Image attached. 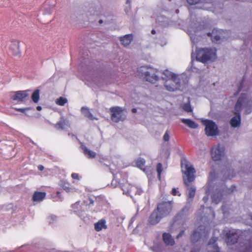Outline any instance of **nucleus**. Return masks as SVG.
Masks as SVG:
<instances>
[{"label": "nucleus", "mask_w": 252, "mask_h": 252, "mask_svg": "<svg viewBox=\"0 0 252 252\" xmlns=\"http://www.w3.org/2000/svg\"><path fill=\"white\" fill-rule=\"evenodd\" d=\"M36 109L38 110V111H40L41 109H42V107L40 106H37L36 107Z\"/></svg>", "instance_id": "nucleus-47"}, {"label": "nucleus", "mask_w": 252, "mask_h": 252, "mask_svg": "<svg viewBox=\"0 0 252 252\" xmlns=\"http://www.w3.org/2000/svg\"><path fill=\"white\" fill-rule=\"evenodd\" d=\"M205 233V229L203 226H199L197 229L193 231L191 235V241L193 243H196L199 241L203 233Z\"/></svg>", "instance_id": "nucleus-12"}, {"label": "nucleus", "mask_w": 252, "mask_h": 252, "mask_svg": "<svg viewBox=\"0 0 252 252\" xmlns=\"http://www.w3.org/2000/svg\"><path fill=\"white\" fill-rule=\"evenodd\" d=\"M94 229L98 232L101 231L102 229H106L107 225L106 224V221L104 219H101L94 224Z\"/></svg>", "instance_id": "nucleus-21"}, {"label": "nucleus", "mask_w": 252, "mask_h": 252, "mask_svg": "<svg viewBox=\"0 0 252 252\" xmlns=\"http://www.w3.org/2000/svg\"><path fill=\"white\" fill-rule=\"evenodd\" d=\"M218 239V237H213L210 240L208 243V246L210 247L211 248L214 249L213 252H220V248L218 247V246L215 244V243L217 241Z\"/></svg>", "instance_id": "nucleus-24"}, {"label": "nucleus", "mask_w": 252, "mask_h": 252, "mask_svg": "<svg viewBox=\"0 0 252 252\" xmlns=\"http://www.w3.org/2000/svg\"><path fill=\"white\" fill-rule=\"evenodd\" d=\"M181 122L191 128H196L198 125L193 121L188 119H182Z\"/></svg>", "instance_id": "nucleus-25"}, {"label": "nucleus", "mask_w": 252, "mask_h": 252, "mask_svg": "<svg viewBox=\"0 0 252 252\" xmlns=\"http://www.w3.org/2000/svg\"><path fill=\"white\" fill-rule=\"evenodd\" d=\"M222 32L221 30L214 29L211 33H208L207 34L211 37L212 42L218 43L221 39L220 34Z\"/></svg>", "instance_id": "nucleus-16"}, {"label": "nucleus", "mask_w": 252, "mask_h": 252, "mask_svg": "<svg viewBox=\"0 0 252 252\" xmlns=\"http://www.w3.org/2000/svg\"><path fill=\"white\" fill-rule=\"evenodd\" d=\"M163 138L165 141H168L169 140L170 136L167 131L164 133Z\"/></svg>", "instance_id": "nucleus-39"}, {"label": "nucleus", "mask_w": 252, "mask_h": 252, "mask_svg": "<svg viewBox=\"0 0 252 252\" xmlns=\"http://www.w3.org/2000/svg\"><path fill=\"white\" fill-rule=\"evenodd\" d=\"M171 194L174 196L178 195L180 196L181 195V193L179 192V191H177L176 189L175 188L172 189L171 191Z\"/></svg>", "instance_id": "nucleus-37"}, {"label": "nucleus", "mask_w": 252, "mask_h": 252, "mask_svg": "<svg viewBox=\"0 0 252 252\" xmlns=\"http://www.w3.org/2000/svg\"><path fill=\"white\" fill-rule=\"evenodd\" d=\"M89 199H90V204H93L94 203V201L93 200V199H92L91 198H90Z\"/></svg>", "instance_id": "nucleus-51"}, {"label": "nucleus", "mask_w": 252, "mask_h": 252, "mask_svg": "<svg viewBox=\"0 0 252 252\" xmlns=\"http://www.w3.org/2000/svg\"><path fill=\"white\" fill-rule=\"evenodd\" d=\"M66 125V121L63 118H61L60 121L55 125V127L57 129H63Z\"/></svg>", "instance_id": "nucleus-28"}, {"label": "nucleus", "mask_w": 252, "mask_h": 252, "mask_svg": "<svg viewBox=\"0 0 252 252\" xmlns=\"http://www.w3.org/2000/svg\"><path fill=\"white\" fill-rule=\"evenodd\" d=\"M99 23L100 24H101V23H103V21H102V20H100L99 21Z\"/></svg>", "instance_id": "nucleus-54"}, {"label": "nucleus", "mask_w": 252, "mask_h": 252, "mask_svg": "<svg viewBox=\"0 0 252 252\" xmlns=\"http://www.w3.org/2000/svg\"><path fill=\"white\" fill-rule=\"evenodd\" d=\"M185 231L184 230H181L180 233L178 234V235L177 236V238L178 239L180 237L182 236L184 234Z\"/></svg>", "instance_id": "nucleus-42"}, {"label": "nucleus", "mask_w": 252, "mask_h": 252, "mask_svg": "<svg viewBox=\"0 0 252 252\" xmlns=\"http://www.w3.org/2000/svg\"><path fill=\"white\" fill-rule=\"evenodd\" d=\"M136 111H137V110H136V108H133V109H132V112L133 113H136Z\"/></svg>", "instance_id": "nucleus-50"}, {"label": "nucleus", "mask_w": 252, "mask_h": 252, "mask_svg": "<svg viewBox=\"0 0 252 252\" xmlns=\"http://www.w3.org/2000/svg\"><path fill=\"white\" fill-rule=\"evenodd\" d=\"M67 99L62 96L60 97L56 101V104L60 106H64L65 104L67 103Z\"/></svg>", "instance_id": "nucleus-31"}, {"label": "nucleus", "mask_w": 252, "mask_h": 252, "mask_svg": "<svg viewBox=\"0 0 252 252\" xmlns=\"http://www.w3.org/2000/svg\"><path fill=\"white\" fill-rule=\"evenodd\" d=\"M132 35L131 34H126L120 37V41L124 46L128 45L132 40Z\"/></svg>", "instance_id": "nucleus-23"}, {"label": "nucleus", "mask_w": 252, "mask_h": 252, "mask_svg": "<svg viewBox=\"0 0 252 252\" xmlns=\"http://www.w3.org/2000/svg\"><path fill=\"white\" fill-rule=\"evenodd\" d=\"M152 250L154 251L155 252H161L160 251H158V250H157V249L155 248H151Z\"/></svg>", "instance_id": "nucleus-45"}, {"label": "nucleus", "mask_w": 252, "mask_h": 252, "mask_svg": "<svg viewBox=\"0 0 252 252\" xmlns=\"http://www.w3.org/2000/svg\"><path fill=\"white\" fill-rule=\"evenodd\" d=\"M39 93V90L38 89H36L33 92L32 95V99L33 102L35 103L39 101L40 97Z\"/></svg>", "instance_id": "nucleus-29"}, {"label": "nucleus", "mask_w": 252, "mask_h": 252, "mask_svg": "<svg viewBox=\"0 0 252 252\" xmlns=\"http://www.w3.org/2000/svg\"><path fill=\"white\" fill-rule=\"evenodd\" d=\"M240 115H237L231 119L230 124L232 127H236L240 125Z\"/></svg>", "instance_id": "nucleus-26"}, {"label": "nucleus", "mask_w": 252, "mask_h": 252, "mask_svg": "<svg viewBox=\"0 0 252 252\" xmlns=\"http://www.w3.org/2000/svg\"><path fill=\"white\" fill-rule=\"evenodd\" d=\"M163 75L164 77H162V78L163 80H166V81L168 80V79H172L173 81H176L175 80H177L176 77L178 76V75L168 70H164L163 72Z\"/></svg>", "instance_id": "nucleus-22"}, {"label": "nucleus", "mask_w": 252, "mask_h": 252, "mask_svg": "<svg viewBox=\"0 0 252 252\" xmlns=\"http://www.w3.org/2000/svg\"><path fill=\"white\" fill-rule=\"evenodd\" d=\"M234 176V175H232L231 176H230L229 175H228V178L229 179H231V178L233 177Z\"/></svg>", "instance_id": "nucleus-53"}, {"label": "nucleus", "mask_w": 252, "mask_h": 252, "mask_svg": "<svg viewBox=\"0 0 252 252\" xmlns=\"http://www.w3.org/2000/svg\"><path fill=\"white\" fill-rule=\"evenodd\" d=\"M18 110L20 112H24V111H25V109H23V108H20V109H18Z\"/></svg>", "instance_id": "nucleus-49"}, {"label": "nucleus", "mask_w": 252, "mask_h": 252, "mask_svg": "<svg viewBox=\"0 0 252 252\" xmlns=\"http://www.w3.org/2000/svg\"><path fill=\"white\" fill-rule=\"evenodd\" d=\"M188 3L190 5H194L198 3L200 0H187Z\"/></svg>", "instance_id": "nucleus-38"}, {"label": "nucleus", "mask_w": 252, "mask_h": 252, "mask_svg": "<svg viewBox=\"0 0 252 252\" xmlns=\"http://www.w3.org/2000/svg\"><path fill=\"white\" fill-rule=\"evenodd\" d=\"M252 244L240 242L236 246L233 252H251Z\"/></svg>", "instance_id": "nucleus-14"}, {"label": "nucleus", "mask_w": 252, "mask_h": 252, "mask_svg": "<svg viewBox=\"0 0 252 252\" xmlns=\"http://www.w3.org/2000/svg\"><path fill=\"white\" fill-rule=\"evenodd\" d=\"M110 111L111 113V119L113 122L118 123L126 119V116L122 108L119 106L112 107L110 108Z\"/></svg>", "instance_id": "nucleus-5"}, {"label": "nucleus", "mask_w": 252, "mask_h": 252, "mask_svg": "<svg viewBox=\"0 0 252 252\" xmlns=\"http://www.w3.org/2000/svg\"><path fill=\"white\" fill-rule=\"evenodd\" d=\"M145 69H146V70L142 73L141 75L144 77L147 81L155 83L159 79L158 76L156 74L157 72L156 69L152 67L142 66L139 68V71H144Z\"/></svg>", "instance_id": "nucleus-4"}, {"label": "nucleus", "mask_w": 252, "mask_h": 252, "mask_svg": "<svg viewBox=\"0 0 252 252\" xmlns=\"http://www.w3.org/2000/svg\"><path fill=\"white\" fill-rule=\"evenodd\" d=\"M157 171L158 173V178L160 180L161 179V174L162 171V165L161 163H158L156 167Z\"/></svg>", "instance_id": "nucleus-32"}, {"label": "nucleus", "mask_w": 252, "mask_h": 252, "mask_svg": "<svg viewBox=\"0 0 252 252\" xmlns=\"http://www.w3.org/2000/svg\"><path fill=\"white\" fill-rule=\"evenodd\" d=\"M151 33L153 34H155L156 33V31L155 30H152V31H151Z\"/></svg>", "instance_id": "nucleus-52"}, {"label": "nucleus", "mask_w": 252, "mask_h": 252, "mask_svg": "<svg viewBox=\"0 0 252 252\" xmlns=\"http://www.w3.org/2000/svg\"><path fill=\"white\" fill-rule=\"evenodd\" d=\"M56 194L59 197H60L61 192L59 191L56 192Z\"/></svg>", "instance_id": "nucleus-48"}, {"label": "nucleus", "mask_w": 252, "mask_h": 252, "mask_svg": "<svg viewBox=\"0 0 252 252\" xmlns=\"http://www.w3.org/2000/svg\"><path fill=\"white\" fill-rule=\"evenodd\" d=\"M9 53L13 56H16L20 54L19 42L12 41L9 46Z\"/></svg>", "instance_id": "nucleus-17"}, {"label": "nucleus", "mask_w": 252, "mask_h": 252, "mask_svg": "<svg viewBox=\"0 0 252 252\" xmlns=\"http://www.w3.org/2000/svg\"><path fill=\"white\" fill-rule=\"evenodd\" d=\"M183 109L187 112H191L192 111V109L190 104V102L189 100L188 103H185L183 106Z\"/></svg>", "instance_id": "nucleus-34"}, {"label": "nucleus", "mask_w": 252, "mask_h": 252, "mask_svg": "<svg viewBox=\"0 0 252 252\" xmlns=\"http://www.w3.org/2000/svg\"><path fill=\"white\" fill-rule=\"evenodd\" d=\"M62 188L67 192L71 191V188L70 187V185L68 183H63L62 185Z\"/></svg>", "instance_id": "nucleus-35"}, {"label": "nucleus", "mask_w": 252, "mask_h": 252, "mask_svg": "<svg viewBox=\"0 0 252 252\" xmlns=\"http://www.w3.org/2000/svg\"><path fill=\"white\" fill-rule=\"evenodd\" d=\"M246 99V94H242L235 105L234 109L235 112H234V114L235 115H240V111L242 109V105L243 103H245Z\"/></svg>", "instance_id": "nucleus-13"}, {"label": "nucleus", "mask_w": 252, "mask_h": 252, "mask_svg": "<svg viewBox=\"0 0 252 252\" xmlns=\"http://www.w3.org/2000/svg\"><path fill=\"white\" fill-rule=\"evenodd\" d=\"M146 161L145 159L142 158H138L135 160V164L136 166L142 169L145 166Z\"/></svg>", "instance_id": "nucleus-30"}, {"label": "nucleus", "mask_w": 252, "mask_h": 252, "mask_svg": "<svg viewBox=\"0 0 252 252\" xmlns=\"http://www.w3.org/2000/svg\"><path fill=\"white\" fill-rule=\"evenodd\" d=\"M38 169L40 171H42L44 169V167L42 165H39L38 166Z\"/></svg>", "instance_id": "nucleus-43"}, {"label": "nucleus", "mask_w": 252, "mask_h": 252, "mask_svg": "<svg viewBox=\"0 0 252 252\" xmlns=\"http://www.w3.org/2000/svg\"><path fill=\"white\" fill-rule=\"evenodd\" d=\"M181 167L184 183L186 187H189L195 180L196 171L186 159L181 161Z\"/></svg>", "instance_id": "nucleus-1"}, {"label": "nucleus", "mask_w": 252, "mask_h": 252, "mask_svg": "<svg viewBox=\"0 0 252 252\" xmlns=\"http://www.w3.org/2000/svg\"><path fill=\"white\" fill-rule=\"evenodd\" d=\"M211 155L214 161L220 160L224 155V149L220 145L215 146L212 148Z\"/></svg>", "instance_id": "nucleus-10"}, {"label": "nucleus", "mask_w": 252, "mask_h": 252, "mask_svg": "<svg viewBox=\"0 0 252 252\" xmlns=\"http://www.w3.org/2000/svg\"><path fill=\"white\" fill-rule=\"evenodd\" d=\"M236 190V188L235 186H232L231 187V188L229 189V192L232 193L235 190Z\"/></svg>", "instance_id": "nucleus-41"}, {"label": "nucleus", "mask_w": 252, "mask_h": 252, "mask_svg": "<svg viewBox=\"0 0 252 252\" xmlns=\"http://www.w3.org/2000/svg\"><path fill=\"white\" fill-rule=\"evenodd\" d=\"M162 239L166 246H173L175 244L174 239L169 233L166 232L163 233L162 234Z\"/></svg>", "instance_id": "nucleus-19"}, {"label": "nucleus", "mask_w": 252, "mask_h": 252, "mask_svg": "<svg viewBox=\"0 0 252 252\" xmlns=\"http://www.w3.org/2000/svg\"><path fill=\"white\" fill-rule=\"evenodd\" d=\"M243 232L240 230L226 229L222 231L223 239L227 246L236 244L242 237Z\"/></svg>", "instance_id": "nucleus-2"}, {"label": "nucleus", "mask_w": 252, "mask_h": 252, "mask_svg": "<svg viewBox=\"0 0 252 252\" xmlns=\"http://www.w3.org/2000/svg\"><path fill=\"white\" fill-rule=\"evenodd\" d=\"M176 81L172 79H168L164 83V86L167 90L170 92H175L180 89L181 87V79L177 76L176 77Z\"/></svg>", "instance_id": "nucleus-9"}, {"label": "nucleus", "mask_w": 252, "mask_h": 252, "mask_svg": "<svg viewBox=\"0 0 252 252\" xmlns=\"http://www.w3.org/2000/svg\"><path fill=\"white\" fill-rule=\"evenodd\" d=\"M81 111L82 112H84V111H85L86 112H85V117H87L88 118L91 119V120H93V114L89 111V110L86 108H84V107H82L81 108Z\"/></svg>", "instance_id": "nucleus-33"}, {"label": "nucleus", "mask_w": 252, "mask_h": 252, "mask_svg": "<svg viewBox=\"0 0 252 252\" xmlns=\"http://www.w3.org/2000/svg\"><path fill=\"white\" fill-rule=\"evenodd\" d=\"M163 218L157 209H155L149 217L148 221L151 225H156Z\"/></svg>", "instance_id": "nucleus-11"}, {"label": "nucleus", "mask_w": 252, "mask_h": 252, "mask_svg": "<svg viewBox=\"0 0 252 252\" xmlns=\"http://www.w3.org/2000/svg\"><path fill=\"white\" fill-rule=\"evenodd\" d=\"M28 93V90L17 91L12 96V99L18 101H22L28 96L29 94Z\"/></svg>", "instance_id": "nucleus-15"}, {"label": "nucleus", "mask_w": 252, "mask_h": 252, "mask_svg": "<svg viewBox=\"0 0 252 252\" xmlns=\"http://www.w3.org/2000/svg\"><path fill=\"white\" fill-rule=\"evenodd\" d=\"M71 176L73 179L79 180V175L77 173H73Z\"/></svg>", "instance_id": "nucleus-40"}, {"label": "nucleus", "mask_w": 252, "mask_h": 252, "mask_svg": "<svg viewBox=\"0 0 252 252\" xmlns=\"http://www.w3.org/2000/svg\"><path fill=\"white\" fill-rule=\"evenodd\" d=\"M188 188V200H192L195 194L196 189L194 187H187Z\"/></svg>", "instance_id": "nucleus-27"}, {"label": "nucleus", "mask_w": 252, "mask_h": 252, "mask_svg": "<svg viewBox=\"0 0 252 252\" xmlns=\"http://www.w3.org/2000/svg\"><path fill=\"white\" fill-rule=\"evenodd\" d=\"M121 187L124 194L131 196L133 195H140L142 192L141 189L131 185L127 182L122 184Z\"/></svg>", "instance_id": "nucleus-7"}, {"label": "nucleus", "mask_w": 252, "mask_h": 252, "mask_svg": "<svg viewBox=\"0 0 252 252\" xmlns=\"http://www.w3.org/2000/svg\"><path fill=\"white\" fill-rule=\"evenodd\" d=\"M247 105H249L250 107L252 108V100L247 102Z\"/></svg>", "instance_id": "nucleus-44"}, {"label": "nucleus", "mask_w": 252, "mask_h": 252, "mask_svg": "<svg viewBox=\"0 0 252 252\" xmlns=\"http://www.w3.org/2000/svg\"><path fill=\"white\" fill-rule=\"evenodd\" d=\"M46 192L36 191L32 195V200L35 202L42 201L46 197Z\"/></svg>", "instance_id": "nucleus-20"}, {"label": "nucleus", "mask_w": 252, "mask_h": 252, "mask_svg": "<svg viewBox=\"0 0 252 252\" xmlns=\"http://www.w3.org/2000/svg\"><path fill=\"white\" fill-rule=\"evenodd\" d=\"M216 52L212 49L200 48L196 50V60L205 63L215 58Z\"/></svg>", "instance_id": "nucleus-3"}, {"label": "nucleus", "mask_w": 252, "mask_h": 252, "mask_svg": "<svg viewBox=\"0 0 252 252\" xmlns=\"http://www.w3.org/2000/svg\"><path fill=\"white\" fill-rule=\"evenodd\" d=\"M81 148L83 151V154L88 158H95L96 155V153L89 149L84 145L81 144Z\"/></svg>", "instance_id": "nucleus-18"}, {"label": "nucleus", "mask_w": 252, "mask_h": 252, "mask_svg": "<svg viewBox=\"0 0 252 252\" xmlns=\"http://www.w3.org/2000/svg\"><path fill=\"white\" fill-rule=\"evenodd\" d=\"M205 126V134L208 136H213L218 134L219 130L216 123L212 120H205L202 121Z\"/></svg>", "instance_id": "nucleus-6"}, {"label": "nucleus", "mask_w": 252, "mask_h": 252, "mask_svg": "<svg viewBox=\"0 0 252 252\" xmlns=\"http://www.w3.org/2000/svg\"><path fill=\"white\" fill-rule=\"evenodd\" d=\"M244 82V78H243V79L242 80L241 82L240 83V84L238 86L237 92H236V94H234L235 95H237L239 93V92L242 90Z\"/></svg>", "instance_id": "nucleus-36"}, {"label": "nucleus", "mask_w": 252, "mask_h": 252, "mask_svg": "<svg viewBox=\"0 0 252 252\" xmlns=\"http://www.w3.org/2000/svg\"><path fill=\"white\" fill-rule=\"evenodd\" d=\"M156 209L162 217H164L167 216L171 211L172 209V203L171 201L162 202L158 204Z\"/></svg>", "instance_id": "nucleus-8"}, {"label": "nucleus", "mask_w": 252, "mask_h": 252, "mask_svg": "<svg viewBox=\"0 0 252 252\" xmlns=\"http://www.w3.org/2000/svg\"><path fill=\"white\" fill-rule=\"evenodd\" d=\"M199 250L198 249H193L190 252H199Z\"/></svg>", "instance_id": "nucleus-46"}]
</instances>
